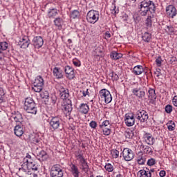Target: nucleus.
I'll return each instance as SVG.
<instances>
[{"instance_id":"nucleus-1","label":"nucleus","mask_w":177,"mask_h":177,"mask_svg":"<svg viewBox=\"0 0 177 177\" xmlns=\"http://www.w3.org/2000/svg\"><path fill=\"white\" fill-rule=\"evenodd\" d=\"M140 12L142 16H146L148 15L147 19L145 20V25L148 30H151L152 23L155 19L154 15L151 12L155 11L156 6L153 1L150 0H144L140 2Z\"/></svg>"},{"instance_id":"nucleus-2","label":"nucleus","mask_w":177,"mask_h":177,"mask_svg":"<svg viewBox=\"0 0 177 177\" xmlns=\"http://www.w3.org/2000/svg\"><path fill=\"white\" fill-rule=\"evenodd\" d=\"M75 156L76 160L78 161L79 166L80 167V169L83 171H88L89 169V166L86 159L84 156L83 151H76L75 153Z\"/></svg>"},{"instance_id":"nucleus-3","label":"nucleus","mask_w":177,"mask_h":177,"mask_svg":"<svg viewBox=\"0 0 177 177\" xmlns=\"http://www.w3.org/2000/svg\"><path fill=\"white\" fill-rule=\"evenodd\" d=\"M24 110L28 113L36 115L37 113V108L34 100L28 97L24 100Z\"/></svg>"},{"instance_id":"nucleus-4","label":"nucleus","mask_w":177,"mask_h":177,"mask_svg":"<svg viewBox=\"0 0 177 177\" xmlns=\"http://www.w3.org/2000/svg\"><path fill=\"white\" fill-rule=\"evenodd\" d=\"M63 120L59 116L50 117L48 119L49 128L50 131H57L62 125Z\"/></svg>"},{"instance_id":"nucleus-5","label":"nucleus","mask_w":177,"mask_h":177,"mask_svg":"<svg viewBox=\"0 0 177 177\" xmlns=\"http://www.w3.org/2000/svg\"><path fill=\"white\" fill-rule=\"evenodd\" d=\"M100 19V12L94 10L88 11L86 14V20L88 23L94 24Z\"/></svg>"},{"instance_id":"nucleus-6","label":"nucleus","mask_w":177,"mask_h":177,"mask_svg":"<svg viewBox=\"0 0 177 177\" xmlns=\"http://www.w3.org/2000/svg\"><path fill=\"white\" fill-rule=\"evenodd\" d=\"M44 86V80L41 76H37L35 77L33 82L32 90L35 93H41Z\"/></svg>"},{"instance_id":"nucleus-7","label":"nucleus","mask_w":177,"mask_h":177,"mask_svg":"<svg viewBox=\"0 0 177 177\" xmlns=\"http://www.w3.org/2000/svg\"><path fill=\"white\" fill-rule=\"evenodd\" d=\"M50 176V177H63L64 176L63 170L60 167L59 165H54L53 167H51Z\"/></svg>"},{"instance_id":"nucleus-8","label":"nucleus","mask_w":177,"mask_h":177,"mask_svg":"<svg viewBox=\"0 0 177 177\" xmlns=\"http://www.w3.org/2000/svg\"><path fill=\"white\" fill-rule=\"evenodd\" d=\"M99 95L102 100L104 101L105 104L111 103L112 101V95L110 91L106 89L100 91Z\"/></svg>"},{"instance_id":"nucleus-9","label":"nucleus","mask_w":177,"mask_h":177,"mask_svg":"<svg viewBox=\"0 0 177 177\" xmlns=\"http://www.w3.org/2000/svg\"><path fill=\"white\" fill-rule=\"evenodd\" d=\"M62 110L66 116L71 115V113L73 111V104L71 100H64V104H62Z\"/></svg>"},{"instance_id":"nucleus-10","label":"nucleus","mask_w":177,"mask_h":177,"mask_svg":"<svg viewBox=\"0 0 177 177\" xmlns=\"http://www.w3.org/2000/svg\"><path fill=\"white\" fill-rule=\"evenodd\" d=\"M136 118L141 123H145L149 120V114L145 110H139L136 113Z\"/></svg>"},{"instance_id":"nucleus-11","label":"nucleus","mask_w":177,"mask_h":177,"mask_svg":"<svg viewBox=\"0 0 177 177\" xmlns=\"http://www.w3.org/2000/svg\"><path fill=\"white\" fill-rule=\"evenodd\" d=\"M100 128L103 131V134L105 136H109L111 133V124L110 121L104 120L101 124L99 125Z\"/></svg>"},{"instance_id":"nucleus-12","label":"nucleus","mask_w":177,"mask_h":177,"mask_svg":"<svg viewBox=\"0 0 177 177\" xmlns=\"http://www.w3.org/2000/svg\"><path fill=\"white\" fill-rule=\"evenodd\" d=\"M122 153L123 154V158H124L125 161H131L134 158L133 151L129 148L124 149Z\"/></svg>"},{"instance_id":"nucleus-13","label":"nucleus","mask_w":177,"mask_h":177,"mask_svg":"<svg viewBox=\"0 0 177 177\" xmlns=\"http://www.w3.org/2000/svg\"><path fill=\"white\" fill-rule=\"evenodd\" d=\"M124 122L127 126L132 127L135 124V118L133 113H126L124 115Z\"/></svg>"},{"instance_id":"nucleus-14","label":"nucleus","mask_w":177,"mask_h":177,"mask_svg":"<svg viewBox=\"0 0 177 177\" xmlns=\"http://www.w3.org/2000/svg\"><path fill=\"white\" fill-rule=\"evenodd\" d=\"M32 44L35 48L39 49L44 45V39L41 36H36L32 39Z\"/></svg>"},{"instance_id":"nucleus-15","label":"nucleus","mask_w":177,"mask_h":177,"mask_svg":"<svg viewBox=\"0 0 177 177\" xmlns=\"http://www.w3.org/2000/svg\"><path fill=\"white\" fill-rule=\"evenodd\" d=\"M65 73L66 75V77L70 80L74 79L75 77V73L74 68L71 66H66L64 69Z\"/></svg>"},{"instance_id":"nucleus-16","label":"nucleus","mask_w":177,"mask_h":177,"mask_svg":"<svg viewBox=\"0 0 177 177\" xmlns=\"http://www.w3.org/2000/svg\"><path fill=\"white\" fill-rule=\"evenodd\" d=\"M133 94L139 99H143L145 97V91L142 88L136 87L132 91Z\"/></svg>"},{"instance_id":"nucleus-17","label":"nucleus","mask_w":177,"mask_h":177,"mask_svg":"<svg viewBox=\"0 0 177 177\" xmlns=\"http://www.w3.org/2000/svg\"><path fill=\"white\" fill-rule=\"evenodd\" d=\"M144 139L145 142L149 145H153L155 143V138L150 133L145 132Z\"/></svg>"},{"instance_id":"nucleus-18","label":"nucleus","mask_w":177,"mask_h":177,"mask_svg":"<svg viewBox=\"0 0 177 177\" xmlns=\"http://www.w3.org/2000/svg\"><path fill=\"white\" fill-rule=\"evenodd\" d=\"M166 12L169 18H174L176 15V9L174 6L169 5L166 8Z\"/></svg>"},{"instance_id":"nucleus-19","label":"nucleus","mask_w":177,"mask_h":177,"mask_svg":"<svg viewBox=\"0 0 177 177\" xmlns=\"http://www.w3.org/2000/svg\"><path fill=\"white\" fill-rule=\"evenodd\" d=\"M12 118H13L14 121L16 122L17 125V124H23L24 123V122L23 121L22 114L20 113V112H19V111L15 112V114H14L12 115Z\"/></svg>"},{"instance_id":"nucleus-20","label":"nucleus","mask_w":177,"mask_h":177,"mask_svg":"<svg viewBox=\"0 0 177 177\" xmlns=\"http://www.w3.org/2000/svg\"><path fill=\"white\" fill-rule=\"evenodd\" d=\"M53 75L56 79H63V71L59 67H54L53 68Z\"/></svg>"},{"instance_id":"nucleus-21","label":"nucleus","mask_w":177,"mask_h":177,"mask_svg":"<svg viewBox=\"0 0 177 177\" xmlns=\"http://www.w3.org/2000/svg\"><path fill=\"white\" fill-rule=\"evenodd\" d=\"M60 96L62 100L64 101L70 100L69 97V92L67 88H64V87H61L60 90Z\"/></svg>"},{"instance_id":"nucleus-22","label":"nucleus","mask_w":177,"mask_h":177,"mask_svg":"<svg viewBox=\"0 0 177 177\" xmlns=\"http://www.w3.org/2000/svg\"><path fill=\"white\" fill-rule=\"evenodd\" d=\"M22 127L23 124H17L16 127H14V133H15L17 137H21L24 133Z\"/></svg>"},{"instance_id":"nucleus-23","label":"nucleus","mask_w":177,"mask_h":177,"mask_svg":"<svg viewBox=\"0 0 177 177\" xmlns=\"http://www.w3.org/2000/svg\"><path fill=\"white\" fill-rule=\"evenodd\" d=\"M19 45L21 48L26 49L30 46V39L24 36L23 39L19 41Z\"/></svg>"},{"instance_id":"nucleus-24","label":"nucleus","mask_w":177,"mask_h":177,"mask_svg":"<svg viewBox=\"0 0 177 177\" xmlns=\"http://www.w3.org/2000/svg\"><path fill=\"white\" fill-rule=\"evenodd\" d=\"M71 172L73 177H79L80 176V170L77 166L74 164L70 165Z\"/></svg>"},{"instance_id":"nucleus-25","label":"nucleus","mask_w":177,"mask_h":177,"mask_svg":"<svg viewBox=\"0 0 177 177\" xmlns=\"http://www.w3.org/2000/svg\"><path fill=\"white\" fill-rule=\"evenodd\" d=\"M37 159L39 161H46L48 158V155L47 154V153L43 150L39 151L37 153Z\"/></svg>"},{"instance_id":"nucleus-26","label":"nucleus","mask_w":177,"mask_h":177,"mask_svg":"<svg viewBox=\"0 0 177 177\" xmlns=\"http://www.w3.org/2000/svg\"><path fill=\"white\" fill-rule=\"evenodd\" d=\"M90 110L89 106L87 104H81L80 106H79V111H80L83 114H87L88 113V111Z\"/></svg>"},{"instance_id":"nucleus-27","label":"nucleus","mask_w":177,"mask_h":177,"mask_svg":"<svg viewBox=\"0 0 177 177\" xmlns=\"http://www.w3.org/2000/svg\"><path fill=\"white\" fill-rule=\"evenodd\" d=\"M145 70L143 68L142 66H134L133 73L135 74L136 75H141L144 73Z\"/></svg>"},{"instance_id":"nucleus-28","label":"nucleus","mask_w":177,"mask_h":177,"mask_svg":"<svg viewBox=\"0 0 177 177\" xmlns=\"http://www.w3.org/2000/svg\"><path fill=\"white\" fill-rule=\"evenodd\" d=\"M138 177H151V174L149 171L140 169L138 174Z\"/></svg>"},{"instance_id":"nucleus-29","label":"nucleus","mask_w":177,"mask_h":177,"mask_svg":"<svg viewBox=\"0 0 177 177\" xmlns=\"http://www.w3.org/2000/svg\"><path fill=\"white\" fill-rule=\"evenodd\" d=\"M58 15L57 8L49 9L48 12V17L49 19H53Z\"/></svg>"},{"instance_id":"nucleus-30","label":"nucleus","mask_w":177,"mask_h":177,"mask_svg":"<svg viewBox=\"0 0 177 177\" xmlns=\"http://www.w3.org/2000/svg\"><path fill=\"white\" fill-rule=\"evenodd\" d=\"M110 57L113 60H118L122 57V54L113 51L110 53Z\"/></svg>"},{"instance_id":"nucleus-31","label":"nucleus","mask_w":177,"mask_h":177,"mask_svg":"<svg viewBox=\"0 0 177 177\" xmlns=\"http://www.w3.org/2000/svg\"><path fill=\"white\" fill-rule=\"evenodd\" d=\"M147 95L150 100H156V94L155 89L150 88L149 90H148Z\"/></svg>"},{"instance_id":"nucleus-32","label":"nucleus","mask_w":177,"mask_h":177,"mask_svg":"<svg viewBox=\"0 0 177 177\" xmlns=\"http://www.w3.org/2000/svg\"><path fill=\"white\" fill-rule=\"evenodd\" d=\"M28 169H32L33 171H37L39 169V165L35 162H30L28 163Z\"/></svg>"},{"instance_id":"nucleus-33","label":"nucleus","mask_w":177,"mask_h":177,"mask_svg":"<svg viewBox=\"0 0 177 177\" xmlns=\"http://www.w3.org/2000/svg\"><path fill=\"white\" fill-rule=\"evenodd\" d=\"M142 41L149 43L151 41V35L148 32H145V34H142Z\"/></svg>"},{"instance_id":"nucleus-34","label":"nucleus","mask_w":177,"mask_h":177,"mask_svg":"<svg viewBox=\"0 0 177 177\" xmlns=\"http://www.w3.org/2000/svg\"><path fill=\"white\" fill-rule=\"evenodd\" d=\"M142 151H144L145 153L151 154L153 153V149L149 146L143 145L142 148H140Z\"/></svg>"},{"instance_id":"nucleus-35","label":"nucleus","mask_w":177,"mask_h":177,"mask_svg":"<svg viewBox=\"0 0 177 177\" xmlns=\"http://www.w3.org/2000/svg\"><path fill=\"white\" fill-rule=\"evenodd\" d=\"M167 129L169 131H175L176 128V123L173 122L172 120L169 121L168 123H167Z\"/></svg>"},{"instance_id":"nucleus-36","label":"nucleus","mask_w":177,"mask_h":177,"mask_svg":"<svg viewBox=\"0 0 177 177\" xmlns=\"http://www.w3.org/2000/svg\"><path fill=\"white\" fill-rule=\"evenodd\" d=\"M63 22V19L61 17H57L54 19V24L56 27L62 28V24Z\"/></svg>"},{"instance_id":"nucleus-37","label":"nucleus","mask_w":177,"mask_h":177,"mask_svg":"<svg viewBox=\"0 0 177 177\" xmlns=\"http://www.w3.org/2000/svg\"><path fill=\"white\" fill-rule=\"evenodd\" d=\"M19 171H22L23 172H27L28 169V162H23L21 165V167L19 169Z\"/></svg>"},{"instance_id":"nucleus-38","label":"nucleus","mask_w":177,"mask_h":177,"mask_svg":"<svg viewBox=\"0 0 177 177\" xmlns=\"http://www.w3.org/2000/svg\"><path fill=\"white\" fill-rule=\"evenodd\" d=\"M95 53V54H94V57H95V58L97 57H102V50L101 49V48L98 47L95 49V51H94Z\"/></svg>"},{"instance_id":"nucleus-39","label":"nucleus","mask_w":177,"mask_h":177,"mask_svg":"<svg viewBox=\"0 0 177 177\" xmlns=\"http://www.w3.org/2000/svg\"><path fill=\"white\" fill-rule=\"evenodd\" d=\"M146 162L145 158L143 156V155L139 156L137 157V162H138L139 165H145V162Z\"/></svg>"},{"instance_id":"nucleus-40","label":"nucleus","mask_w":177,"mask_h":177,"mask_svg":"<svg viewBox=\"0 0 177 177\" xmlns=\"http://www.w3.org/2000/svg\"><path fill=\"white\" fill-rule=\"evenodd\" d=\"M80 17V12L78 10H73L71 13V19H78Z\"/></svg>"},{"instance_id":"nucleus-41","label":"nucleus","mask_w":177,"mask_h":177,"mask_svg":"<svg viewBox=\"0 0 177 177\" xmlns=\"http://www.w3.org/2000/svg\"><path fill=\"white\" fill-rule=\"evenodd\" d=\"M104 169L108 172H113V169H114L113 165L110 164V163H108V164L105 165Z\"/></svg>"},{"instance_id":"nucleus-42","label":"nucleus","mask_w":177,"mask_h":177,"mask_svg":"<svg viewBox=\"0 0 177 177\" xmlns=\"http://www.w3.org/2000/svg\"><path fill=\"white\" fill-rule=\"evenodd\" d=\"M111 13L116 15V14L119 13L118 8L116 7L115 4L113 3L112 7L111 8Z\"/></svg>"},{"instance_id":"nucleus-43","label":"nucleus","mask_w":177,"mask_h":177,"mask_svg":"<svg viewBox=\"0 0 177 177\" xmlns=\"http://www.w3.org/2000/svg\"><path fill=\"white\" fill-rule=\"evenodd\" d=\"M165 111L167 114H171V112L173 111V106L171 104H167L166 106H165Z\"/></svg>"},{"instance_id":"nucleus-44","label":"nucleus","mask_w":177,"mask_h":177,"mask_svg":"<svg viewBox=\"0 0 177 177\" xmlns=\"http://www.w3.org/2000/svg\"><path fill=\"white\" fill-rule=\"evenodd\" d=\"M111 156H112L113 158H118L119 151L115 149L111 150Z\"/></svg>"},{"instance_id":"nucleus-45","label":"nucleus","mask_w":177,"mask_h":177,"mask_svg":"<svg viewBox=\"0 0 177 177\" xmlns=\"http://www.w3.org/2000/svg\"><path fill=\"white\" fill-rule=\"evenodd\" d=\"M8 48V43L3 41L0 43V50H6Z\"/></svg>"},{"instance_id":"nucleus-46","label":"nucleus","mask_w":177,"mask_h":177,"mask_svg":"<svg viewBox=\"0 0 177 177\" xmlns=\"http://www.w3.org/2000/svg\"><path fill=\"white\" fill-rule=\"evenodd\" d=\"M34 161L32 160V157L30 155L27 153L26 157H25L23 160V162H33Z\"/></svg>"},{"instance_id":"nucleus-47","label":"nucleus","mask_w":177,"mask_h":177,"mask_svg":"<svg viewBox=\"0 0 177 177\" xmlns=\"http://www.w3.org/2000/svg\"><path fill=\"white\" fill-rule=\"evenodd\" d=\"M40 97L42 99H48L49 97V94H48V91H44L41 92Z\"/></svg>"},{"instance_id":"nucleus-48","label":"nucleus","mask_w":177,"mask_h":177,"mask_svg":"<svg viewBox=\"0 0 177 177\" xmlns=\"http://www.w3.org/2000/svg\"><path fill=\"white\" fill-rule=\"evenodd\" d=\"M124 136L127 139H132L134 134L133 131H125Z\"/></svg>"},{"instance_id":"nucleus-49","label":"nucleus","mask_w":177,"mask_h":177,"mask_svg":"<svg viewBox=\"0 0 177 177\" xmlns=\"http://www.w3.org/2000/svg\"><path fill=\"white\" fill-rule=\"evenodd\" d=\"M162 58L160 56L158 57L156 59V64L157 65L158 67H160L161 65H162Z\"/></svg>"},{"instance_id":"nucleus-50","label":"nucleus","mask_w":177,"mask_h":177,"mask_svg":"<svg viewBox=\"0 0 177 177\" xmlns=\"http://www.w3.org/2000/svg\"><path fill=\"white\" fill-rule=\"evenodd\" d=\"M156 164V160L153 158H151L149 160H147V165L152 167Z\"/></svg>"},{"instance_id":"nucleus-51","label":"nucleus","mask_w":177,"mask_h":177,"mask_svg":"<svg viewBox=\"0 0 177 177\" xmlns=\"http://www.w3.org/2000/svg\"><path fill=\"white\" fill-rule=\"evenodd\" d=\"M110 76L112 77L113 81H118L119 79L118 75L115 73H111Z\"/></svg>"},{"instance_id":"nucleus-52","label":"nucleus","mask_w":177,"mask_h":177,"mask_svg":"<svg viewBox=\"0 0 177 177\" xmlns=\"http://www.w3.org/2000/svg\"><path fill=\"white\" fill-rule=\"evenodd\" d=\"M172 104L175 107H177V95H175L172 99Z\"/></svg>"},{"instance_id":"nucleus-53","label":"nucleus","mask_w":177,"mask_h":177,"mask_svg":"<svg viewBox=\"0 0 177 177\" xmlns=\"http://www.w3.org/2000/svg\"><path fill=\"white\" fill-rule=\"evenodd\" d=\"M5 95L3 88L0 87V100H3V97Z\"/></svg>"},{"instance_id":"nucleus-54","label":"nucleus","mask_w":177,"mask_h":177,"mask_svg":"<svg viewBox=\"0 0 177 177\" xmlns=\"http://www.w3.org/2000/svg\"><path fill=\"white\" fill-rule=\"evenodd\" d=\"M90 127L92 128V129H95L97 127V123L95 121H91V123H90Z\"/></svg>"},{"instance_id":"nucleus-55","label":"nucleus","mask_w":177,"mask_h":177,"mask_svg":"<svg viewBox=\"0 0 177 177\" xmlns=\"http://www.w3.org/2000/svg\"><path fill=\"white\" fill-rule=\"evenodd\" d=\"M86 95H88V96L90 95L89 92H88V89H87L86 91H82V96L84 97H85Z\"/></svg>"},{"instance_id":"nucleus-56","label":"nucleus","mask_w":177,"mask_h":177,"mask_svg":"<svg viewBox=\"0 0 177 177\" xmlns=\"http://www.w3.org/2000/svg\"><path fill=\"white\" fill-rule=\"evenodd\" d=\"M111 37V35L110 34L109 32H105V34H104V39H110Z\"/></svg>"},{"instance_id":"nucleus-57","label":"nucleus","mask_w":177,"mask_h":177,"mask_svg":"<svg viewBox=\"0 0 177 177\" xmlns=\"http://www.w3.org/2000/svg\"><path fill=\"white\" fill-rule=\"evenodd\" d=\"M165 176H166V171L165 170H161L160 172H159V176L165 177Z\"/></svg>"},{"instance_id":"nucleus-58","label":"nucleus","mask_w":177,"mask_h":177,"mask_svg":"<svg viewBox=\"0 0 177 177\" xmlns=\"http://www.w3.org/2000/svg\"><path fill=\"white\" fill-rule=\"evenodd\" d=\"M73 64L75 65L76 67H80L81 64L78 61H73Z\"/></svg>"},{"instance_id":"nucleus-59","label":"nucleus","mask_w":177,"mask_h":177,"mask_svg":"<svg viewBox=\"0 0 177 177\" xmlns=\"http://www.w3.org/2000/svg\"><path fill=\"white\" fill-rule=\"evenodd\" d=\"M168 30L169 32H174V28H173L172 26H167Z\"/></svg>"},{"instance_id":"nucleus-60","label":"nucleus","mask_w":177,"mask_h":177,"mask_svg":"<svg viewBox=\"0 0 177 177\" xmlns=\"http://www.w3.org/2000/svg\"><path fill=\"white\" fill-rule=\"evenodd\" d=\"M39 142H40V140H39L38 138H33V144L38 145Z\"/></svg>"},{"instance_id":"nucleus-61","label":"nucleus","mask_w":177,"mask_h":177,"mask_svg":"<svg viewBox=\"0 0 177 177\" xmlns=\"http://www.w3.org/2000/svg\"><path fill=\"white\" fill-rule=\"evenodd\" d=\"M3 53L0 51V60H3Z\"/></svg>"},{"instance_id":"nucleus-62","label":"nucleus","mask_w":177,"mask_h":177,"mask_svg":"<svg viewBox=\"0 0 177 177\" xmlns=\"http://www.w3.org/2000/svg\"><path fill=\"white\" fill-rule=\"evenodd\" d=\"M155 74L156 75L157 77H159L161 75L160 71H158V73L156 72Z\"/></svg>"},{"instance_id":"nucleus-63","label":"nucleus","mask_w":177,"mask_h":177,"mask_svg":"<svg viewBox=\"0 0 177 177\" xmlns=\"http://www.w3.org/2000/svg\"><path fill=\"white\" fill-rule=\"evenodd\" d=\"M115 177H123V176L122 174H119L116 175Z\"/></svg>"},{"instance_id":"nucleus-64","label":"nucleus","mask_w":177,"mask_h":177,"mask_svg":"<svg viewBox=\"0 0 177 177\" xmlns=\"http://www.w3.org/2000/svg\"><path fill=\"white\" fill-rule=\"evenodd\" d=\"M32 176H33V177H38V174H32Z\"/></svg>"}]
</instances>
